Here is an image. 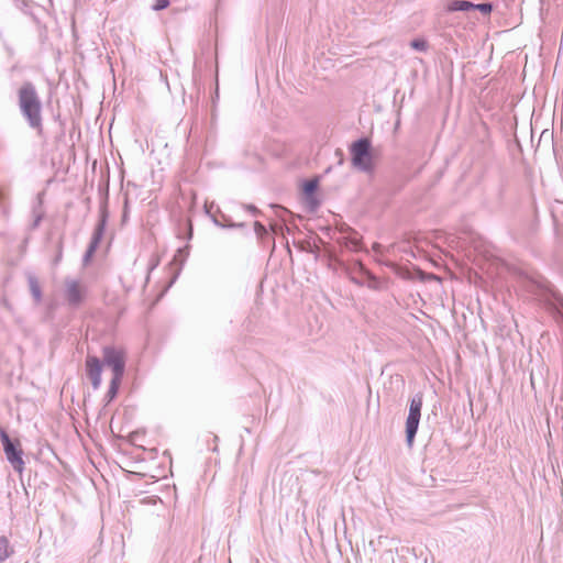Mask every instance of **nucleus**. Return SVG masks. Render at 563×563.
<instances>
[{"mask_svg": "<svg viewBox=\"0 0 563 563\" xmlns=\"http://www.w3.org/2000/svg\"><path fill=\"white\" fill-rule=\"evenodd\" d=\"M103 362L112 369V380L109 388V396L112 399L120 386L125 368V351L122 347L104 346L102 350Z\"/></svg>", "mask_w": 563, "mask_h": 563, "instance_id": "nucleus-2", "label": "nucleus"}, {"mask_svg": "<svg viewBox=\"0 0 563 563\" xmlns=\"http://www.w3.org/2000/svg\"><path fill=\"white\" fill-rule=\"evenodd\" d=\"M169 5L168 0H156L155 4L153 5L154 10H163L166 9Z\"/></svg>", "mask_w": 563, "mask_h": 563, "instance_id": "nucleus-14", "label": "nucleus"}, {"mask_svg": "<svg viewBox=\"0 0 563 563\" xmlns=\"http://www.w3.org/2000/svg\"><path fill=\"white\" fill-rule=\"evenodd\" d=\"M473 9L479 10L484 14H489L492 12L493 8H492V4H489V3H479V4H474Z\"/></svg>", "mask_w": 563, "mask_h": 563, "instance_id": "nucleus-12", "label": "nucleus"}, {"mask_svg": "<svg viewBox=\"0 0 563 563\" xmlns=\"http://www.w3.org/2000/svg\"><path fill=\"white\" fill-rule=\"evenodd\" d=\"M88 294L87 285L79 279L66 278L63 282L60 296L63 301L69 307L77 308L84 305Z\"/></svg>", "mask_w": 563, "mask_h": 563, "instance_id": "nucleus-4", "label": "nucleus"}, {"mask_svg": "<svg viewBox=\"0 0 563 563\" xmlns=\"http://www.w3.org/2000/svg\"><path fill=\"white\" fill-rule=\"evenodd\" d=\"M380 247H382V246H380L379 244H377V243H375V244L373 245V249H374L376 252H380Z\"/></svg>", "mask_w": 563, "mask_h": 563, "instance_id": "nucleus-17", "label": "nucleus"}, {"mask_svg": "<svg viewBox=\"0 0 563 563\" xmlns=\"http://www.w3.org/2000/svg\"><path fill=\"white\" fill-rule=\"evenodd\" d=\"M411 47L418 51H424L427 48V42L424 40H415L411 42Z\"/></svg>", "mask_w": 563, "mask_h": 563, "instance_id": "nucleus-13", "label": "nucleus"}, {"mask_svg": "<svg viewBox=\"0 0 563 563\" xmlns=\"http://www.w3.org/2000/svg\"><path fill=\"white\" fill-rule=\"evenodd\" d=\"M123 470H125L126 472L129 473H133V474H139V475H145L140 468L137 467H132V468H125L122 466Z\"/></svg>", "mask_w": 563, "mask_h": 563, "instance_id": "nucleus-16", "label": "nucleus"}, {"mask_svg": "<svg viewBox=\"0 0 563 563\" xmlns=\"http://www.w3.org/2000/svg\"><path fill=\"white\" fill-rule=\"evenodd\" d=\"M318 188V180L317 179H311V180H308L303 184V192L307 195V196H311L313 195V192L317 190Z\"/></svg>", "mask_w": 563, "mask_h": 563, "instance_id": "nucleus-10", "label": "nucleus"}, {"mask_svg": "<svg viewBox=\"0 0 563 563\" xmlns=\"http://www.w3.org/2000/svg\"><path fill=\"white\" fill-rule=\"evenodd\" d=\"M19 106L30 125L35 129L42 126V104L36 89L32 82H24L18 91Z\"/></svg>", "mask_w": 563, "mask_h": 563, "instance_id": "nucleus-1", "label": "nucleus"}, {"mask_svg": "<svg viewBox=\"0 0 563 563\" xmlns=\"http://www.w3.org/2000/svg\"><path fill=\"white\" fill-rule=\"evenodd\" d=\"M12 462H13L14 468L19 472H22L23 460L16 459V460H12Z\"/></svg>", "mask_w": 563, "mask_h": 563, "instance_id": "nucleus-15", "label": "nucleus"}, {"mask_svg": "<svg viewBox=\"0 0 563 563\" xmlns=\"http://www.w3.org/2000/svg\"><path fill=\"white\" fill-rule=\"evenodd\" d=\"M86 372L92 387L98 389L101 385L102 363L97 356L88 355L86 358Z\"/></svg>", "mask_w": 563, "mask_h": 563, "instance_id": "nucleus-6", "label": "nucleus"}, {"mask_svg": "<svg viewBox=\"0 0 563 563\" xmlns=\"http://www.w3.org/2000/svg\"><path fill=\"white\" fill-rule=\"evenodd\" d=\"M421 408H422V396L419 395L411 399L410 407H409V415H408L407 421H406V434H407V440L409 443L412 442V440L417 433L419 421H420V416H421Z\"/></svg>", "mask_w": 563, "mask_h": 563, "instance_id": "nucleus-5", "label": "nucleus"}, {"mask_svg": "<svg viewBox=\"0 0 563 563\" xmlns=\"http://www.w3.org/2000/svg\"><path fill=\"white\" fill-rule=\"evenodd\" d=\"M2 443L8 457H19V452L15 449V445L11 442L9 437L5 433H2Z\"/></svg>", "mask_w": 563, "mask_h": 563, "instance_id": "nucleus-9", "label": "nucleus"}, {"mask_svg": "<svg viewBox=\"0 0 563 563\" xmlns=\"http://www.w3.org/2000/svg\"><path fill=\"white\" fill-rule=\"evenodd\" d=\"M352 165L363 172H372L375 166V155L368 139L354 142L350 148Z\"/></svg>", "mask_w": 563, "mask_h": 563, "instance_id": "nucleus-3", "label": "nucleus"}, {"mask_svg": "<svg viewBox=\"0 0 563 563\" xmlns=\"http://www.w3.org/2000/svg\"><path fill=\"white\" fill-rule=\"evenodd\" d=\"M9 543L5 538H0V561L4 560L9 555Z\"/></svg>", "mask_w": 563, "mask_h": 563, "instance_id": "nucleus-11", "label": "nucleus"}, {"mask_svg": "<svg viewBox=\"0 0 563 563\" xmlns=\"http://www.w3.org/2000/svg\"><path fill=\"white\" fill-rule=\"evenodd\" d=\"M29 287L34 299L40 302L42 300V289L38 279L34 276L29 277Z\"/></svg>", "mask_w": 563, "mask_h": 563, "instance_id": "nucleus-8", "label": "nucleus"}, {"mask_svg": "<svg viewBox=\"0 0 563 563\" xmlns=\"http://www.w3.org/2000/svg\"><path fill=\"white\" fill-rule=\"evenodd\" d=\"M474 8V3L466 0H452L446 4V11H468Z\"/></svg>", "mask_w": 563, "mask_h": 563, "instance_id": "nucleus-7", "label": "nucleus"}]
</instances>
